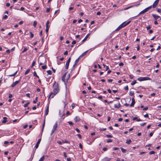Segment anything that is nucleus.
I'll list each match as a JSON object with an SVG mask.
<instances>
[{
  "mask_svg": "<svg viewBox=\"0 0 161 161\" xmlns=\"http://www.w3.org/2000/svg\"><path fill=\"white\" fill-rule=\"evenodd\" d=\"M137 80L139 81H142L146 80H151V78L148 77H140L137 79Z\"/></svg>",
  "mask_w": 161,
  "mask_h": 161,
  "instance_id": "obj_3",
  "label": "nucleus"
},
{
  "mask_svg": "<svg viewBox=\"0 0 161 161\" xmlns=\"http://www.w3.org/2000/svg\"><path fill=\"white\" fill-rule=\"evenodd\" d=\"M47 73L49 74V75H51L52 74V72L51 70H48L47 71Z\"/></svg>",
  "mask_w": 161,
  "mask_h": 161,
  "instance_id": "obj_41",
  "label": "nucleus"
},
{
  "mask_svg": "<svg viewBox=\"0 0 161 161\" xmlns=\"http://www.w3.org/2000/svg\"><path fill=\"white\" fill-rule=\"evenodd\" d=\"M107 150V148L106 147H104L103 149V150L104 151H106Z\"/></svg>",
  "mask_w": 161,
  "mask_h": 161,
  "instance_id": "obj_64",
  "label": "nucleus"
},
{
  "mask_svg": "<svg viewBox=\"0 0 161 161\" xmlns=\"http://www.w3.org/2000/svg\"><path fill=\"white\" fill-rule=\"evenodd\" d=\"M68 54V51H65L64 52V55H67Z\"/></svg>",
  "mask_w": 161,
  "mask_h": 161,
  "instance_id": "obj_55",
  "label": "nucleus"
},
{
  "mask_svg": "<svg viewBox=\"0 0 161 161\" xmlns=\"http://www.w3.org/2000/svg\"><path fill=\"white\" fill-rule=\"evenodd\" d=\"M68 123L70 125H73V123L71 121L68 122Z\"/></svg>",
  "mask_w": 161,
  "mask_h": 161,
  "instance_id": "obj_60",
  "label": "nucleus"
},
{
  "mask_svg": "<svg viewBox=\"0 0 161 161\" xmlns=\"http://www.w3.org/2000/svg\"><path fill=\"white\" fill-rule=\"evenodd\" d=\"M152 15L156 20H157L158 18L160 17L159 16L153 14H152Z\"/></svg>",
  "mask_w": 161,
  "mask_h": 161,
  "instance_id": "obj_15",
  "label": "nucleus"
},
{
  "mask_svg": "<svg viewBox=\"0 0 161 161\" xmlns=\"http://www.w3.org/2000/svg\"><path fill=\"white\" fill-rule=\"evenodd\" d=\"M8 18V16L7 15H5L3 18V19H6Z\"/></svg>",
  "mask_w": 161,
  "mask_h": 161,
  "instance_id": "obj_50",
  "label": "nucleus"
},
{
  "mask_svg": "<svg viewBox=\"0 0 161 161\" xmlns=\"http://www.w3.org/2000/svg\"><path fill=\"white\" fill-rule=\"evenodd\" d=\"M159 0H156L153 3V8H155L157 6L159 2Z\"/></svg>",
  "mask_w": 161,
  "mask_h": 161,
  "instance_id": "obj_5",
  "label": "nucleus"
},
{
  "mask_svg": "<svg viewBox=\"0 0 161 161\" xmlns=\"http://www.w3.org/2000/svg\"><path fill=\"white\" fill-rule=\"evenodd\" d=\"M66 74L67 73H65L62 76V80L64 81V82H65V77H66Z\"/></svg>",
  "mask_w": 161,
  "mask_h": 161,
  "instance_id": "obj_20",
  "label": "nucleus"
},
{
  "mask_svg": "<svg viewBox=\"0 0 161 161\" xmlns=\"http://www.w3.org/2000/svg\"><path fill=\"white\" fill-rule=\"evenodd\" d=\"M145 13L143 11V10H142V11L141 12L139 13V14L137 15L136 16L137 17V16H139L140 14H143Z\"/></svg>",
  "mask_w": 161,
  "mask_h": 161,
  "instance_id": "obj_34",
  "label": "nucleus"
},
{
  "mask_svg": "<svg viewBox=\"0 0 161 161\" xmlns=\"http://www.w3.org/2000/svg\"><path fill=\"white\" fill-rule=\"evenodd\" d=\"M17 71H16V72H15L14 74H12V75H9L8 76H11V77L14 76L17 74Z\"/></svg>",
  "mask_w": 161,
  "mask_h": 161,
  "instance_id": "obj_24",
  "label": "nucleus"
},
{
  "mask_svg": "<svg viewBox=\"0 0 161 161\" xmlns=\"http://www.w3.org/2000/svg\"><path fill=\"white\" fill-rule=\"evenodd\" d=\"M30 34H31V38H33V36H34L33 34L31 32H30Z\"/></svg>",
  "mask_w": 161,
  "mask_h": 161,
  "instance_id": "obj_46",
  "label": "nucleus"
},
{
  "mask_svg": "<svg viewBox=\"0 0 161 161\" xmlns=\"http://www.w3.org/2000/svg\"><path fill=\"white\" fill-rule=\"evenodd\" d=\"M71 60V58L70 57L69 58L66 62L69 63Z\"/></svg>",
  "mask_w": 161,
  "mask_h": 161,
  "instance_id": "obj_49",
  "label": "nucleus"
},
{
  "mask_svg": "<svg viewBox=\"0 0 161 161\" xmlns=\"http://www.w3.org/2000/svg\"><path fill=\"white\" fill-rule=\"evenodd\" d=\"M146 124V123H143L141 124L140 125L141 126H143L145 125Z\"/></svg>",
  "mask_w": 161,
  "mask_h": 161,
  "instance_id": "obj_58",
  "label": "nucleus"
},
{
  "mask_svg": "<svg viewBox=\"0 0 161 161\" xmlns=\"http://www.w3.org/2000/svg\"><path fill=\"white\" fill-rule=\"evenodd\" d=\"M65 117V113H63V115L61 116V118L63 119H64Z\"/></svg>",
  "mask_w": 161,
  "mask_h": 161,
  "instance_id": "obj_43",
  "label": "nucleus"
},
{
  "mask_svg": "<svg viewBox=\"0 0 161 161\" xmlns=\"http://www.w3.org/2000/svg\"><path fill=\"white\" fill-rule=\"evenodd\" d=\"M120 107V104L119 102H118L117 103L115 104L114 105V107L116 108H119Z\"/></svg>",
  "mask_w": 161,
  "mask_h": 161,
  "instance_id": "obj_9",
  "label": "nucleus"
},
{
  "mask_svg": "<svg viewBox=\"0 0 161 161\" xmlns=\"http://www.w3.org/2000/svg\"><path fill=\"white\" fill-rule=\"evenodd\" d=\"M74 120L76 122H78L80 120V117L78 116H76L74 118Z\"/></svg>",
  "mask_w": 161,
  "mask_h": 161,
  "instance_id": "obj_18",
  "label": "nucleus"
},
{
  "mask_svg": "<svg viewBox=\"0 0 161 161\" xmlns=\"http://www.w3.org/2000/svg\"><path fill=\"white\" fill-rule=\"evenodd\" d=\"M30 103L29 102L27 103H26L24 105V107L25 108L27 107L28 106V105L30 104Z\"/></svg>",
  "mask_w": 161,
  "mask_h": 161,
  "instance_id": "obj_33",
  "label": "nucleus"
},
{
  "mask_svg": "<svg viewBox=\"0 0 161 161\" xmlns=\"http://www.w3.org/2000/svg\"><path fill=\"white\" fill-rule=\"evenodd\" d=\"M106 136L108 138H112L113 137V136L112 135H106Z\"/></svg>",
  "mask_w": 161,
  "mask_h": 161,
  "instance_id": "obj_42",
  "label": "nucleus"
},
{
  "mask_svg": "<svg viewBox=\"0 0 161 161\" xmlns=\"http://www.w3.org/2000/svg\"><path fill=\"white\" fill-rule=\"evenodd\" d=\"M33 75L34 76H36L37 75L35 71L33 73Z\"/></svg>",
  "mask_w": 161,
  "mask_h": 161,
  "instance_id": "obj_57",
  "label": "nucleus"
},
{
  "mask_svg": "<svg viewBox=\"0 0 161 161\" xmlns=\"http://www.w3.org/2000/svg\"><path fill=\"white\" fill-rule=\"evenodd\" d=\"M151 28V27L150 25H148V26H147L146 27V28L147 30H148L150 29Z\"/></svg>",
  "mask_w": 161,
  "mask_h": 161,
  "instance_id": "obj_48",
  "label": "nucleus"
},
{
  "mask_svg": "<svg viewBox=\"0 0 161 161\" xmlns=\"http://www.w3.org/2000/svg\"><path fill=\"white\" fill-rule=\"evenodd\" d=\"M69 65V63H68H68H67V62L66 63V65H65V68H66V69H67L68 68Z\"/></svg>",
  "mask_w": 161,
  "mask_h": 161,
  "instance_id": "obj_28",
  "label": "nucleus"
},
{
  "mask_svg": "<svg viewBox=\"0 0 161 161\" xmlns=\"http://www.w3.org/2000/svg\"><path fill=\"white\" fill-rule=\"evenodd\" d=\"M56 94H55L53 92H51L49 95V97H51V98H53Z\"/></svg>",
  "mask_w": 161,
  "mask_h": 161,
  "instance_id": "obj_10",
  "label": "nucleus"
},
{
  "mask_svg": "<svg viewBox=\"0 0 161 161\" xmlns=\"http://www.w3.org/2000/svg\"><path fill=\"white\" fill-rule=\"evenodd\" d=\"M45 119H44V120L43 123V125H42V131L43 130L44 128V126H45Z\"/></svg>",
  "mask_w": 161,
  "mask_h": 161,
  "instance_id": "obj_30",
  "label": "nucleus"
},
{
  "mask_svg": "<svg viewBox=\"0 0 161 161\" xmlns=\"http://www.w3.org/2000/svg\"><path fill=\"white\" fill-rule=\"evenodd\" d=\"M28 50V48L26 47H25L24 50L22 51V53H24L26 51Z\"/></svg>",
  "mask_w": 161,
  "mask_h": 161,
  "instance_id": "obj_29",
  "label": "nucleus"
},
{
  "mask_svg": "<svg viewBox=\"0 0 161 161\" xmlns=\"http://www.w3.org/2000/svg\"><path fill=\"white\" fill-rule=\"evenodd\" d=\"M106 128H100V130H106Z\"/></svg>",
  "mask_w": 161,
  "mask_h": 161,
  "instance_id": "obj_56",
  "label": "nucleus"
},
{
  "mask_svg": "<svg viewBox=\"0 0 161 161\" xmlns=\"http://www.w3.org/2000/svg\"><path fill=\"white\" fill-rule=\"evenodd\" d=\"M63 142L64 143H69V142L67 140H65L64 141H63Z\"/></svg>",
  "mask_w": 161,
  "mask_h": 161,
  "instance_id": "obj_61",
  "label": "nucleus"
},
{
  "mask_svg": "<svg viewBox=\"0 0 161 161\" xmlns=\"http://www.w3.org/2000/svg\"><path fill=\"white\" fill-rule=\"evenodd\" d=\"M151 8H152V6H151L146 8L144 10H143V11L145 13L147 12L149 9H150Z\"/></svg>",
  "mask_w": 161,
  "mask_h": 161,
  "instance_id": "obj_11",
  "label": "nucleus"
},
{
  "mask_svg": "<svg viewBox=\"0 0 161 161\" xmlns=\"http://www.w3.org/2000/svg\"><path fill=\"white\" fill-rule=\"evenodd\" d=\"M155 153V152L154 151H151L149 153V154L151 155L153 154H154Z\"/></svg>",
  "mask_w": 161,
  "mask_h": 161,
  "instance_id": "obj_40",
  "label": "nucleus"
},
{
  "mask_svg": "<svg viewBox=\"0 0 161 161\" xmlns=\"http://www.w3.org/2000/svg\"><path fill=\"white\" fill-rule=\"evenodd\" d=\"M77 136H78V137L80 138L81 139V135L80 134H77Z\"/></svg>",
  "mask_w": 161,
  "mask_h": 161,
  "instance_id": "obj_62",
  "label": "nucleus"
},
{
  "mask_svg": "<svg viewBox=\"0 0 161 161\" xmlns=\"http://www.w3.org/2000/svg\"><path fill=\"white\" fill-rule=\"evenodd\" d=\"M151 8H152V6H151L146 8L144 10H143V11L145 13L147 12L149 9H150Z\"/></svg>",
  "mask_w": 161,
  "mask_h": 161,
  "instance_id": "obj_12",
  "label": "nucleus"
},
{
  "mask_svg": "<svg viewBox=\"0 0 161 161\" xmlns=\"http://www.w3.org/2000/svg\"><path fill=\"white\" fill-rule=\"evenodd\" d=\"M134 92H132V91H130L129 93V95L130 96H132L134 95Z\"/></svg>",
  "mask_w": 161,
  "mask_h": 161,
  "instance_id": "obj_31",
  "label": "nucleus"
},
{
  "mask_svg": "<svg viewBox=\"0 0 161 161\" xmlns=\"http://www.w3.org/2000/svg\"><path fill=\"white\" fill-rule=\"evenodd\" d=\"M140 49V47L139 44H138L137 45V51H139Z\"/></svg>",
  "mask_w": 161,
  "mask_h": 161,
  "instance_id": "obj_51",
  "label": "nucleus"
},
{
  "mask_svg": "<svg viewBox=\"0 0 161 161\" xmlns=\"http://www.w3.org/2000/svg\"><path fill=\"white\" fill-rule=\"evenodd\" d=\"M3 120L2 121V123H5L6 122V119H7V118L6 117H4L3 118Z\"/></svg>",
  "mask_w": 161,
  "mask_h": 161,
  "instance_id": "obj_22",
  "label": "nucleus"
},
{
  "mask_svg": "<svg viewBox=\"0 0 161 161\" xmlns=\"http://www.w3.org/2000/svg\"><path fill=\"white\" fill-rule=\"evenodd\" d=\"M10 4L9 3H7L6 4V6L7 7H8L10 6Z\"/></svg>",
  "mask_w": 161,
  "mask_h": 161,
  "instance_id": "obj_59",
  "label": "nucleus"
},
{
  "mask_svg": "<svg viewBox=\"0 0 161 161\" xmlns=\"http://www.w3.org/2000/svg\"><path fill=\"white\" fill-rule=\"evenodd\" d=\"M19 81H16L15 82L13 83L12 85L11 86L12 87H15L16 85L19 82Z\"/></svg>",
  "mask_w": 161,
  "mask_h": 161,
  "instance_id": "obj_6",
  "label": "nucleus"
},
{
  "mask_svg": "<svg viewBox=\"0 0 161 161\" xmlns=\"http://www.w3.org/2000/svg\"><path fill=\"white\" fill-rule=\"evenodd\" d=\"M45 158V156L43 155L39 160V161H43Z\"/></svg>",
  "mask_w": 161,
  "mask_h": 161,
  "instance_id": "obj_23",
  "label": "nucleus"
},
{
  "mask_svg": "<svg viewBox=\"0 0 161 161\" xmlns=\"http://www.w3.org/2000/svg\"><path fill=\"white\" fill-rule=\"evenodd\" d=\"M131 142V141L130 139H129L128 140H127L126 141V143H127L128 144H130V143Z\"/></svg>",
  "mask_w": 161,
  "mask_h": 161,
  "instance_id": "obj_26",
  "label": "nucleus"
},
{
  "mask_svg": "<svg viewBox=\"0 0 161 161\" xmlns=\"http://www.w3.org/2000/svg\"><path fill=\"white\" fill-rule=\"evenodd\" d=\"M37 22L36 21H34L33 22V26L35 27L37 25Z\"/></svg>",
  "mask_w": 161,
  "mask_h": 161,
  "instance_id": "obj_36",
  "label": "nucleus"
},
{
  "mask_svg": "<svg viewBox=\"0 0 161 161\" xmlns=\"http://www.w3.org/2000/svg\"><path fill=\"white\" fill-rule=\"evenodd\" d=\"M37 99H38V97H36L35 100H34L33 101V103H36V102L37 101Z\"/></svg>",
  "mask_w": 161,
  "mask_h": 161,
  "instance_id": "obj_38",
  "label": "nucleus"
},
{
  "mask_svg": "<svg viewBox=\"0 0 161 161\" xmlns=\"http://www.w3.org/2000/svg\"><path fill=\"white\" fill-rule=\"evenodd\" d=\"M57 126H58V123L57 122H56L53 126V128L52 130L51 134V135H52L53 133L54 132V131L56 130V129L57 127Z\"/></svg>",
  "mask_w": 161,
  "mask_h": 161,
  "instance_id": "obj_4",
  "label": "nucleus"
},
{
  "mask_svg": "<svg viewBox=\"0 0 161 161\" xmlns=\"http://www.w3.org/2000/svg\"><path fill=\"white\" fill-rule=\"evenodd\" d=\"M151 8H152V6H151L146 8L144 10H143V11L145 13L147 12L149 9H150Z\"/></svg>",
  "mask_w": 161,
  "mask_h": 161,
  "instance_id": "obj_13",
  "label": "nucleus"
},
{
  "mask_svg": "<svg viewBox=\"0 0 161 161\" xmlns=\"http://www.w3.org/2000/svg\"><path fill=\"white\" fill-rule=\"evenodd\" d=\"M80 57H79L75 61V63L73 65V67H75L76 65V64L78 63V62L79 61V59H80Z\"/></svg>",
  "mask_w": 161,
  "mask_h": 161,
  "instance_id": "obj_16",
  "label": "nucleus"
},
{
  "mask_svg": "<svg viewBox=\"0 0 161 161\" xmlns=\"http://www.w3.org/2000/svg\"><path fill=\"white\" fill-rule=\"evenodd\" d=\"M131 22V21H129L128 22L125 21L121 24L119 27L114 31H118L120 30L121 28L125 27L128 25Z\"/></svg>",
  "mask_w": 161,
  "mask_h": 161,
  "instance_id": "obj_1",
  "label": "nucleus"
},
{
  "mask_svg": "<svg viewBox=\"0 0 161 161\" xmlns=\"http://www.w3.org/2000/svg\"><path fill=\"white\" fill-rule=\"evenodd\" d=\"M49 111V106L48 105L47 107V108L46 109L45 113V115L46 116L48 114V113Z\"/></svg>",
  "mask_w": 161,
  "mask_h": 161,
  "instance_id": "obj_14",
  "label": "nucleus"
},
{
  "mask_svg": "<svg viewBox=\"0 0 161 161\" xmlns=\"http://www.w3.org/2000/svg\"><path fill=\"white\" fill-rule=\"evenodd\" d=\"M50 10V8H47L46 12H47L48 13L49 12Z\"/></svg>",
  "mask_w": 161,
  "mask_h": 161,
  "instance_id": "obj_52",
  "label": "nucleus"
},
{
  "mask_svg": "<svg viewBox=\"0 0 161 161\" xmlns=\"http://www.w3.org/2000/svg\"><path fill=\"white\" fill-rule=\"evenodd\" d=\"M41 138L39 139L37 142L36 145H35V147L36 149L39 146V144H40V142L41 141Z\"/></svg>",
  "mask_w": 161,
  "mask_h": 161,
  "instance_id": "obj_7",
  "label": "nucleus"
},
{
  "mask_svg": "<svg viewBox=\"0 0 161 161\" xmlns=\"http://www.w3.org/2000/svg\"><path fill=\"white\" fill-rule=\"evenodd\" d=\"M53 86L54 88L53 90V92H54L55 94H57L59 90L58 84L56 83V82H55L53 83Z\"/></svg>",
  "mask_w": 161,
  "mask_h": 161,
  "instance_id": "obj_2",
  "label": "nucleus"
},
{
  "mask_svg": "<svg viewBox=\"0 0 161 161\" xmlns=\"http://www.w3.org/2000/svg\"><path fill=\"white\" fill-rule=\"evenodd\" d=\"M90 33L88 34L85 37V38L82 41V42H84L86 41L87 40V38H88L89 36H90Z\"/></svg>",
  "mask_w": 161,
  "mask_h": 161,
  "instance_id": "obj_17",
  "label": "nucleus"
},
{
  "mask_svg": "<svg viewBox=\"0 0 161 161\" xmlns=\"http://www.w3.org/2000/svg\"><path fill=\"white\" fill-rule=\"evenodd\" d=\"M35 63H36V62L35 61H34L32 62V65H31V67H32L35 65Z\"/></svg>",
  "mask_w": 161,
  "mask_h": 161,
  "instance_id": "obj_45",
  "label": "nucleus"
},
{
  "mask_svg": "<svg viewBox=\"0 0 161 161\" xmlns=\"http://www.w3.org/2000/svg\"><path fill=\"white\" fill-rule=\"evenodd\" d=\"M124 65V64L123 63L121 62L119 64V66H123Z\"/></svg>",
  "mask_w": 161,
  "mask_h": 161,
  "instance_id": "obj_53",
  "label": "nucleus"
},
{
  "mask_svg": "<svg viewBox=\"0 0 161 161\" xmlns=\"http://www.w3.org/2000/svg\"><path fill=\"white\" fill-rule=\"evenodd\" d=\"M144 117L145 118H148V117L149 116H148V114H145V115H144Z\"/></svg>",
  "mask_w": 161,
  "mask_h": 161,
  "instance_id": "obj_63",
  "label": "nucleus"
},
{
  "mask_svg": "<svg viewBox=\"0 0 161 161\" xmlns=\"http://www.w3.org/2000/svg\"><path fill=\"white\" fill-rule=\"evenodd\" d=\"M124 89H125V90H128V86H125V87L124 88Z\"/></svg>",
  "mask_w": 161,
  "mask_h": 161,
  "instance_id": "obj_47",
  "label": "nucleus"
},
{
  "mask_svg": "<svg viewBox=\"0 0 161 161\" xmlns=\"http://www.w3.org/2000/svg\"><path fill=\"white\" fill-rule=\"evenodd\" d=\"M43 62H41L40 63V64H39L40 65H43L46 63V59L45 58H44L43 59Z\"/></svg>",
  "mask_w": 161,
  "mask_h": 161,
  "instance_id": "obj_21",
  "label": "nucleus"
},
{
  "mask_svg": "<svg viewBox=\"0 0 161 161\" xmlns=\"http://www.w3.org/2000/svg\"><path fill=\"white\" fill-rule=\"evenodd\" d=\"M134 6H134H131L129 7H127V8H125V9H124V10H127V9H129V8H132V7H133V6Z\"/></svg>",
  "mask_w": 161,
  "mask_h": 161,
  "instance_id": "obj_44",
  "label": "nucleus"
},
{
  "mask_svg": "<svg viewBox=\"0 0 161 161\" xmlns=\"http://www.w3.org/2000/svg\"><path fill=\"white\" fill-rule=\"evenodd\" d=\"M135 103V100L134 98L133 97L132 99V102L131 104L130 105V107H132L134 106V105Z\"/></svg>",
  "mask_w": 161,
  "mask_h": 161,
  "instance_id": "obj_8",
  "label": "nucleus"
},
{
  "mask_svg": "<svg viewBox=\"0 0 161 161\" xmlns=\"http://www.w3.org/2000/svg\"><path fill=\"white\" fill-rule=\"evenodd\" d=\"M157 11L159 13H160L161 12V9L158 8L157 9Z\"/></svg>",
  "mask_w": 161,
  "mask_h": 161,
  "instance_id": "obj_54",
  "label": "nucleus"
},
{
  "mask_svg": "<svg viewBox=\"0 0 161 161\" xmlns=\"http://www.w3.org/2000/svg\"><path fill=\"white\" fill-rule=\"evenodd\" d=\"M113 142V140L111 139H108L107 140V142L108 143L112 142Z\"/></svg>",
  "mask_w": 161,
  "mask_h": 161,
  "instance_id": "obj_39",
  "label": "nucleus"
},
{
  "mask_svg": "<svg viewBox=\"0 0 161 161\" xmlns=\"http://www.w3.org/2000/svg\"><path fill=\"white\" fill-rule=\"evenodd\" d=\"M136 83V80H135L133 82H132L131 84V85L133 86V85H134Z\"/></svg>",
  "mask_w": 161,
  "mask_h": 161,
  "instance_id": "obj_37",
  "label": "nucleus"
},
{
  "mask_svg": "<svg viewBox=\"0 0 161 161\" xmlns=\"http://www.w3.org/2000/svg\"><path fill=\"white\" fill-rule=\"evenodd\" d=\"M30 69H27L25 73V75H26L27 74H28L30 72Z\"/></svg>",
  "mask_w": 161,
  "mask_h": 161,
  "instance_id": "obj_25",
  "label": "nucleus"
},
{
  "mask_svg": "<svg viewBox=\"0 0 161 161\" xmlns=\"http://www.w3.org/2000/svg\"><path fill=\"white\" fill-rule=\"evenodd\" d=\"M88 51H86L83 53L80 56V57H82L83 56L85 55L86 53H87Z\"/></svg>",
  "mask_w": 161,
  "mask_h": 161,
  "instance_id": "obj_27",
  "label": "nucleus"
},
{
  "mask_svg": "<svg viewBox=\"0 0 161 161\" xmlns=\"http://www.w3.org/2000/svg\"><path fill=\"white\" fill-rule=\"evenodd\" d=\"M110 159V158L106 157L103 159V161H109Z\"/></svg>",
  "mask_w": 161,
  "mask_h": 161,
  "instance_id": "obj_19",
  "label": "nucleus"
},
{
  "mask_svg": "<svg viewBox=\"0 0 161 161\" xmlns=\"http://www.w3.org/2000/svg\"><path fill=\"white\" fill-rule=\"evenodd\" d=\"M42 68L43 69H45L47 68V66L46 65H43L42 66Z\"/></svg>",
  "mask_w": 161,
  "mask_h": 161,
  "instance_id": "obj_35",
  "label": "nucleus"
},
{
  "mask_svg": "<svg viewBox=\"0 0 161 161\" xmlns=\"http://www.w3.org/2000/svg\"><path fill=\"white\" fill-rule=\"evenodd\" d=\"M121 151H122V152L123 153H125V152L126 151V150L125 149H124L122 147H121Z\"/></svg>",
  "mask_w": 161,
  "mask_h": 161,
  "instance_id": "obj_32",
  "label": "nucleus"
}]
</instances>
